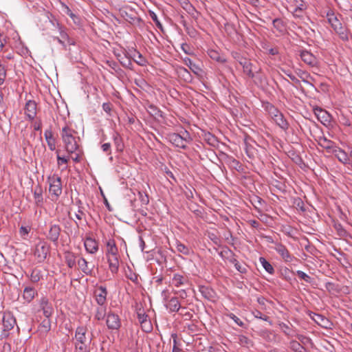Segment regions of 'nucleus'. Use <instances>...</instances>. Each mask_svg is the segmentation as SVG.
I'll return each mask as SVG.
<instances>
[{
	"label": "nucleus",
	"mask_w": 352,
	"mask_h": 352,
	"mask_svg": "<svg viewBox=\"0 0 352 352\" xmlns=\"http://www.w3.org/2000/svg\"><path fill=\"white\" fill-rule=\"evenodd\" d=\"M253 315L255 318L269 322L270 324H272V322L270 320V318L265 315H263L260 311L255 310L253 311Z\"/></svg>",
	"instance_id": "a18cd8bd"
},
{
	"label": "nucleus",
	"mask_w": 352,
	"mask_h": 352,
	"mask_svg": "<svg viewBox=\"0 0 352 352\" xmlns=\"http://www.w3.org/2000/svg\"><path fill=\"white\" fill-rule=\"evenodd\" d=\"M58 153H59L58 151H57L56 153H57L58 165L60 166V165H62L63 164H67L69 159L68 158H65L64 157H60Z\"/></svg>",
	"instance_id": "4d7b16f0"
},
{
	"label": "nucleus",
	"mask_w": 352,
	"mask_h": 352,
	"mask_svg": "<svg viewBox=\"0 0 352 352\" xmlns=\"http://www.w3.org/2000/svg\"><path fill=\"white\" fill-rule=\"evenodd\" d=\"M187 283L188 279L186 277L178 274H174L172 280V283L174 286L179 287L182 285L186 284Z\"/></svg>",
	"instance_id": "c85d7f7f"
},
{
	"label": "nucleus",
	"mask_w": 352,
	"mask_h": 352,
	"mask_svg": "<svg viewBox=\"0 0 352 352\" xmlns=\"http://www.w3.org/2000/svg\"><path fill=\"white\" fill-rule=\"evenodd\" d=\"M279 327L281 329V331L287 336H293L294 334L292 333V331L291 330L290 327L288 324L280 322L279 323Z\"/></svg>",
	"instance_id": "a19ab883"
},
{
	"label": "nucleus",
	"mask_w": 352,
	"mask_h": 352,
	"mask_svg": "<svg viewBox=\"0 0 352 352\" xmlns=\"http://www.w3.org/2000/svg\"><path fill=\"white\" fill-rule=\"evenodd\" d=\"M311 318L321 327L324 329H331L332 322L322 315L313 313V316L311 315Z\"/></svg>",
	"instance_id": "9d476101"
},
{
	"label": "nucleus",
	"mask_w": 352,
	"mask_h": 352,
	"mask_svg": "<svg viewBox=\"0 0 352 352\" xmlns=\"http://www.w3.org/2000/svg\"><path fill=\"white\" fill-rule=\"evenodd\" d=\"M106 324L108 329L111 330H118L121 327V321L118 315L113 312L107 314Z\"/></svg>",
	"instance_id": "39448f33"
},
{
	"label": "nucleus",
	"mask_w": 352,
	"mask_h": 352,
	"mask_svg": "<svg viewBox=\"0 0 352 352\" xmlns=\"http://www.w3.org/2000/svg\"><path fill=\"white\" fill-rule=\"evenodd\" d=\"M60 34H61V38H56V39L58 43H60L63 45H65V41L69 40L68 36L65 32H61Z\"/></svg>",
	"instance_id": "052dcab7"
},
{
	"label": "nucleus",
	"mask_w": 352,
	"mask_h": 352,
	"mask_svg": "<svg viewBox=\"0 0 352 352\" xmlns=\"http://www.w3.org/2000/svg\"><path fill=\"white\" fill-rule=\"evenodd\" d=\"M87 329L85 327H78L76 330L75 338L76 342H86L88 343L87 339L85 336Z\"/></svg>",
	"instance_id": "4be33fe9"
},
{
	"label": "nucleus",
	"mask_w": 352,
	"mask_h": 352,
	"mask_svg": "<svg viewBox=\"0 0 352 352\" xmlns=\"http://www.w3.org/2000/svg\"><path fill=\"white\" fill-rule=\"evenodd\" d=\"M314 113L318 117V120H321L320 121H327L329 118V114L326 111L322 110L321 108H316L314 109Z\"/></svg>",
	"instance_id": "c9c22d12"
},
{
	"label": "nucleus",
	"mask_w": 352,
	"mask_h": 352,
	"mask_svg": "<svg viewBox=\"0 0 352 352\" xmlns=\"http://www.w3.org/2000/svg\"><path fill=\"white\" fill-rule=\"evenodd\" d=\"M177 73L179 76L183 78L186 82H190L192 79L190 72L183 67H181L178 69Z\"/></svg>",
	"instance_id": "72a5a7b5"
},
{
	"label": "nucleus",
	"mask_w": 352,
	"mask_h": 352,
	"mask_svg": "<svg viewBox=\"0 0 352 352\" xmlns=\"http://www.w3.org/2000/svg\"><path fill=\"white\" fill-rule=\"evenodd\" d=\"M234 267L237 271H239L241 273H245L246 272V269L245 267L242 266L239 262L236 263L234 265Z\"/></svg>",
	"instance_id": "0e129e2a"
},
{
	"label": "nucleus",
	"mask_w": 352,
	"mask_h": 352,
	"mask_svg": "<svg viewBox=\"0 0 352 352\" xmlns=\"http://www.w3.org/2000/svg\"><path fill=\"white\" fill-rule=\"evenodd\" d=\"M30 230L31 228L29 226H21L19 228V234L23 239H25V236L29 234Z\"/></svg>",
	"instance_id": "5fc2aeb1"
},
{
	"label": "nucleus",
	"mask_w": 352,
	"mask_h": 352,
	"mask_svg": "<svg viewBox=\"0 0 352 352\" xmlns=\"http://www.w3.org/2000/svg\"><path fill=\"white\" fill-rule=\"evenodd\" d=\"M107 314V309L106 306H100L96 309V314H95V319L98 320H102L104 318Z\"/></svg>",
	"instance_id": "f704fd0d"
},
{
	"label": "nucleus",
	"mask_w": 352,
	"mask_h": 352,
	"mask_svg": "<svg viewBox=\"0 0 352 352\" xmlns=\"http://www.w3.org/2000/svg\"><path fill=\"white\" fill-rule=\"evenodd\" d=\"M289 347L294 352H305V348L296 340L289 342Z\"/></svg>",
	"instance_id": "e433bc0d"
},
{
	"label": "nucleus",
	"mask_w": 352,
	"mask_h": 352,
	"mask_svg": "<svg viewBox=\"0 0 352 352\" xmlns=\"http://www.w3.org/2000/svg\"><path fill=\"white\" fill-rule=\"evenodd\" d=\"M88 343L86 342H76V349L79 352H88L87 349Z\"/></svg>",
	"instance_id": "09e8293b"
},
{
	"label": "nucleus",
	"mask_w": 352,
	"mask_h": 352,
	"mask_svg": "<svg viewBox=\"0 0 352 352\" xmlns=\"http://www.w3.org/2000/svg\"><path fill=\"white\" fill-rule=\"evenodd\" d=\"M331 153H333L340 162L344 164L349 163V158L347 153L338 146L334 148V151Z\"/></svg>",
	"instance_id": "6ab92c4d"
},
{
	"label": "nucleus",
	"mask_w": 352,
	"mask_h": 352,
	"mask_svg": "<svg viewBox=\"0 0 352 352\" xmlns=\"http://www.w3.org/2000/svg\"><path fill=\"white\" fill-rule=\"evenodd\" d=\"M259 261L263 267L270 274H272L274 272V269L272 265L263 257H260Z\"/></svg>",
	"instance_id": "4c0bfd02"
},
{
	"label": "nucleus",
	"mask_w": 352,
	"mask_h": 352,
	"mask_svg": "<svg viewBox=\"0 0 352 352\" xmlns=\"http://www.w3.org/2000/svg\"><path fill=\"white\" fill-rule=\"evenodd\" d=\"M31 280L33 282H38L40 280L39 272L37 270H33L31 274Z\"/></svg>",
	"instance_id": "13d9d810"
},
{
	"label": "nucleus",
	"mask_w": 352,
	"mask_h": 352,
	"mask_svg": "<svg viewBox=\"0 0 352 352\" xmlns=\"http://www.w3.org/2000/svg\"><path fill=\"white\" fill-rule=\"evenodd\" d=\"M176 249L177 252L184 255H188L190 254V248L178 241H176Z\"/></svg>",
	"instance_id": "58836bf2"
},
{
	"label": "nucleus",
	"mask_w": 352,
	"mask_h": 352,
	"mask_svg": "<svg viewBox=\"0 0 352 352\" xmlns=\"http://www.w3.org/2000/svg\"><path fill=\"white\" fill-rule=\"evenodd\" d=\"M149 16H151L152 20L155 23L156 25L161 26V23H160V21L158 20L157 14L154 12L150 11Z\"/></svg>",
	"instance_id": "bf43d9fd"
},
{
	"label": "nucleus",
	"mask_w": 352,
	"mask_h": 352,
	"mask_svg": "<svg viewBox=\"0 0 352 352\" xmlns=\"http://www.w3.org/2000/svg\"><path fill=\"white\" fill-rule=\"evenodd\" d=\"M240 64L243 67V73L245 74H246L247 76H248L249 78H257L258 72L255 71V72H254V69L255 68H254V65L250 60L244 59V60L240 61Z\"/></svg>",
	"instance_id": "6e6552de"
},
{
	"label": "nucleus",
	"mask_w": 352,
	"mask_h": 352,
	"mask_svg": "<svg viewBox=\"0 0 352 352\" xmlns=\"http://www.w3.org/2000/svg\"><path fill=\"white\" fill-rule=\"evenodd\" d=\"M76 132L67 126L63 127L60 132L62 140L65 145V148L67 153L72 154L76 152L79 148V138L75 136Z\"/></svg>",
	"instance_id": "f257e3e1"
},
{
	"label": "nucleus",
	"mask_w": 352,
	"mask_h": 352,
	"mask_svg": "<svg viewBox=\"0 0 352 352\" xmlns=\"http://www.w3.org/2000/svg\"><path fill=\"white\" fill-rule=\"evenodd\" d=\"M107 291L106 287L100 286L94 291V296L97 303L100 306L106 305Z\"/></svg>",
	"instance_id": "0eeeda50"
},
{
	"label": "nucleus",
	"mask_w": 352,
	"mask_h": 352,
	"mask_svg": "<svg viewBox=\"0 0 352 352\" xmlns=\"http://www.w3.org/2000/svg\"><path fill=\"white\" fill-rule=\"evenodd\" d=\"M42 193H43V190L39 186H37L34 188V198L35 204L38 206H41L43 204V199Z\"/></svg>",
	"instance_id": "c756f323"
},
{
	"label": "nucleus",
	"mask_w": 352,
	"mask_h": 352,
	"mask_svg": "<svg viewBox=\"0 0 352 352\" xmlns=\"http://www.w3.org/2000/svg\"><path fill=\"white\" fill-rule=\"evenodd\" d=\"M272 109L276 111L274 117H273L274 121L283 129L286 130L288 128V123L285 120L283 114L278 111L274 107H272Z\"/></svg>",
	"instance_id": "ddd939ff"
},
{
	"label": "nucleus",
	"mask_w": 352,
	"mask_h": 352,
	"mask_svg": "<svg viewBox=\"0 0 352 352\" xmlns=\"http://www.w3.org/2000/svg\"><path fill=\"white\" fill-rule=\"evenodd\" d=\"M50 252V246L47 242L44 241H39L35 247L34 256L38 262H43L47 256Z\"/></svg>",
	"instance_id": "7ed1b4c3"
},
{
	"label": "nucleus",
	"mask_w": 352,
	"mask_h": 352,
	"mask_svg": "<svg viewBox=\"0 0 352 352\" xmlns=\"http://www.w3.org/2000/svg\"><path fill=\"white\" fill-rule=\"evenodd\" d=\"M102 151L104 152H109V154L111 153V144L110 143H104L101 146Z\"/></svg>",
	"instance_id": "69168bd1"
},
{
	"label": "nucleus",
	"mask_w": 352,
	"mask_h": 352,
	"mask_svg": "<svg viewBox=\"0 0 352 352\" xmlns=\"http://www.w3.org/2000/svg\"><path fill=\"white\" fill-rule=\"evenodd\" d=\"M209 56L213 59L217 60V62H223L224 60L223 58L219 55V54L215 51V50H210L208 52Z\"/></svg>",
	"instance_id": "37998d69"
},
{
	"label": "nucleus",
	"mask_w": 352,
	"mask_h": 352,
	"mask_svg": "<svg viewBox=\"0 0 352 352\" xmlns=\"http://www.w3.org/2000/svg\"><path fill=\"white\" fill-rule=\"evenodd\" d=\"M50 179V192L56 198L60 196L62 193V184L60 177L54 175Z\"/></svg>",
	"instance_id": "20e7f679"
},
{
	"label": "nucleus",
	"mask_w": 352,
	"mask_h": 352,
	"mask_svg": "<svg viewBox=\"0 0 352 352\" xmlns=\"http://www.w3.org/2000/svg\"><path fill=\"white\" fill-rule=\"evenodd\" d=\"M65 261L69 268H73L76 263V256L71 252H66L64 254Z\"/></svg>",
	"instance_id": "cd10ccee"
},
{
	"label": "nucleus",
	"mask_w": 352,
	"mask_h": 352,
	"mask_svg": "<svg viewBox=\"0 0 352 352\" xmlns=\"http://www.w3.org/2000/svg\"><path fill=\"white\" fill-rule=\"evenodd\" d=\"M138 195H140L142 204H147L148 203V197L146 195L144 196L140 191L138 192Z\"/></svg>",
	"instance_id": "338daca9"
},
{
	"label": "nucleus",
	"mask_w": 352,
	"mask_h": 352,
	"mask_svg": "<svg viewBox=\"0 0 352 352\" xmlns=\"http://www.w3.org/2000/svg\"><path fill=\"white\" fill-rule=\"evenodd\" d=\"M178 2H179V3L181 4V6H182V8L186 10V11L188 12H190L192 10H194V7L192 6V5L190 3V1L188 0H177Z\"/></svg>",
	"instance_id": "79ce46f5"
},
{
	"label": "nucleus",
	"mask_w": 352,
	"mask_h": 352,
	"mask_svg": "<svg viewBox=\"0 0 352 352\" xmlns=\"http://www.w3.org/2000/svg\"><path fill=\"white\" fill-rule=\"evenodd\" d=\"M84 245L86 251L90 254H94L98 250V242L91 237L86 238Z\"/></svg>",
	"instance_id": "2eb2a0df"
},
{
	"label": "nucleus",
	"mask_w": 352,
	"mask_h": 352,
	"mask_svg": "<svg viewBox=\"0 0 352 352\" xmlns=\"http://www.w3.org/2000/svg\"><path fill=\"white\" fill-rule=\"evenodd\" d=\"M78 268L85 274L89 275L91 274L93 267H89L88 262L84 258H80L77 261Z\"/></svg>",
	"instance_id": "412c9836"
},
{
	"label": "nucleus",
	"mask_w": 352,
	"mask_h": 352,
	"mask_svg": "<svg viewBox=\"0 0 352 352\" xmlns=\"http://www.w3.org/2000/svg\"><path fill=\"white\" fill-rule=\"evenodd\" d=\"M60 227L58 225H51L47 235V239L53 243H57L60 236Z\"/></svg>",
	"instance_id": "4468645a"
},
{
	"label": "nucleus",
	"mask_w": 352,
	"mask_h": 352,
	"mask_svg": "<svg viewBox=\"0 0 352 352\" xmlns=\"http://www.w3.org/2000/svg\"><path fill=\"white\" fill-rule=\"evenodd\" d=\"M3 331H10L16 324V319L10 312L4 313L2 318Z\"/></svg>",
	"instance_id": "1a4fd4ad"
},
{
	"label": "nucleus",
	"mask_w": 352,
	"mask_h": 352,
	"mask_svg": "<svg viewBox=\"0 0 352 352\" xmlns=\"http://www.w3.org/2000/svg\"><path fill=\"white\" fill-rule=\"evenodd\" d=\"M36 294V291L33 287H25L23 296L28 302H30Z\"/></svg>",
	"instance_id": "2f4dec72"
},
{
	"label": "nucleus",
	"mask_w": 352,
	"mask_h": 352,
	"mask_svg": "<svg viewBox=\"0 0 352 352\" xmlns=\"http://www.w3.org/2000/svg\"><path fill=\"white\" fill-rule=\"evenodd\" d=\"M168 139L174 146L184 149L186 148L187 144L192 140L189 133L186 130L182 131L180 133H169Z\"/></svg>",
	"instance_id": "f03ea898"
},
{
	"label": "nucleus",
	"mask_w": 352,
	"mask_h": 352,
	"mask_svg": "<svg viewBox=\"0 0 352 352\" xmlns=\"http://www.w3.org/2000/svg\"><path fill=\"white\" fill-rule=\"evenodd\" d=\"M318 143L319 146L324 148L329 153H331L334 151V148L337 147L335 142L328 140L324 136L318 137Z\"/></svg>",
	"instance_id": "f8f14e48"
},
{
	"label": "nucleus",
	"mask_w": 352,
	"mask_h": 352,
	"mask_svg": "<svg viewBox=\"0 0 352 352\" xmlns=\"http://www.w3.org/2000/svg\"><path fill=\"white\" fill-rule=\"evenodd\" d=\"M51 329V322L48 318H45L42 321L38 327V331L41 333L45 334L47 333Z\"/></svg>",
	"instance_id": "473e14b6"
},
{
	"label": "nucleus",
	"mask_w": 352,
	"mask_h": 352,
	"mask_svg": "<svg viewBox=\"0 0 352 352\" xmlns=\"http://www.w3.org/2000/svg\"><path fill=\"white\" fill-rule=\"evenodd\" d=\"M228 316L232 319L239 327H243L244 323L234 314H228Z\"/></svg>",
	"instance_id": "6e6d98bb"
},
{
	"label": "nucleus",
	"mask_w": 352,
	"mask_h": 352,
	"mask_svg": "<svg viewBox=\"0 0 352 352\" xmlns=\"http://www.w3.org/2000/svg\"><path fill=\"white\" fill-rule=\"evenodd\" d=\"M274 248L285 262H292L294 258V257L289 253L287 248L282 243H276Z\"/></svg>",
	"instance_id": "423d86ee"
},
{
	"label": "nucleus",
	"mask_w": 352,
	"mask_h": 352,
	"mask_svg": "<svg viewBox=\"0 0 352 352\" xmlns=\"http://www.w3.org/2000/svg\"><path fill=\"white\" fill-rule=\"evenodd\" d=\"M135 62L140 65H144L146 63V60L144 58L141 54L138 53V59L135 60Z\"/></svg>",
	"instance_id": "e2e57ef3"
},
{
	"label": "nucleus",
	"mask_w": 352,
	"mask_h": 352,
	"mask_svg": "<svg viewBox=\"0 0 352 352\" xmlns=\"http://www.w3.org/2000/svg\"><path fill=\"white\" fill-rule=\"evenodd\" d=\"M302 60L309 66L315 67L318 65V60L314 55L307 50H302L300 53Z\"/></svg>",
	"instance_id": "9b49d317"
},
{
	"label": "nucleus",
	"mask_w": 352,
	"mask_h": 352,
	"mask_svg": "<svg viewBox=\"0 0 352 352\" xmlns=\"http://www.w3.org/2000/svg\"><path fill=\"white\" fill-rule=\"evenodd\" d=\"M239 342L241 346L250 347L253 346V342L247 336L241 335L239 337Z\"/></svg>",
	"instance_id": "ea45409f"
},
{
	"label": "nucleus",
	"mask_w": 352,
	"mask_h": 352,
	"mask_svg": "<svg viewBox=\"0 0 352 352\" xmlns=\"http://www.w3.org/2000/svg\"><path fill=\"white\" fill-rule=\"evenodd\" d=\"M118 258V256L107 257L109 270L113 274H116L119 269Z\"/></svg>",
	"instance_id": "b1692460"
},
{
	"label": "nucleus",
	"mask_w": 352,
	"mask_h": 352,
	"mask_svg": "<svg viewBox=\"0 0 352 352\" xmlns=\"http://www.w3.org/2000/svg\"><path fill=\"white\" fill-rule=\"evenodd\" d=\"M25 114L30 120H33L36 115V103L33 100L26 102L25 107Z\"/></svg>",
	"instance_id": "dca6fc26"
},
{
	"label": "nucleus",
	"mask_w": 352,
	"mask_h": 352,
	"mask_svg": "<svg viewBox=\"0 0 352 352\" xmlns=\"http://www.w3.org/2000/svg\"><path fill=\"white\" fill-rule=\"evenodd\" d=\"M138 317L139 322L140 323L143 322L144 321L148 320H147L148 316H147V315H145V314L138 313Z\"/></svg>",
	"instance_id": "774afa93"
},
{
	"label": "nucleus",
	"mask_w": 352,
	"mask_h": 352,
	"mask_svg": "<svg viewBox=\"0 0 352 352\" xmlns=\"http://www.w3.org/2000/svg\"><path fill=\"white\" fill-rule=\"evenodd\" d=\"M297 74L302 80L305 82H308V78H311L310 74L305 71L299 70Z\"/></svg>",
	"instance_id": "864d4df0"
},
{
	"label": "nucleus",
	"mask_w": 352,
	"mask_h": 352,
	"mask_svg": "<svg viewBox=\"0 0 352 352\" xmlns=\"http://www.w3.org/2000/svg\"><path fill=\"white\" fill-rule=\"evenodd\" d=\"M113 139L116 150L119 152H122L124 146L121 136L118 133H114L113 135Z\"/></svg>",
	"instance_id": "7c9ffc66"
},
{
	"label": "nucleus",
	"mask_w": 352,
	"mask_h": 352,
	"mask_svg": "<svg viewBox=\"0 0 352 352\" xmlns=\"http://www.w3.org/2000/svg\"><path fill=\"white\" fill-rule=\"evenodd\" d=\"M141 327L142 330L145 332H150L153 329L151 323L149 320L144 321L143 322L140 323Z\"/></svg>",
	"instance_id": "8fccbe9b"
},
{
	"label": "nucleus",
	"mask_w": 352,
	"mask_h": 352,
	"mask_svg": "<svg viewBox=\"0 0 352 352\" xmlns=\"http://www.w3.org/2000/svg\"><path fill=\"white\" fill-rule=\"evenodd\" d=\"M7 43L6 36L0 34V52L3 50V48L5 47Z\"/></svg>",
	"instance_id": "680f3d73"
},
{
	"label": "nucleus",
	"mask_w": 352,
	"mask_h": 352,
	"mask_svg": "<svg viewBox=\"0 0 352 352\" xmlns=\"http://www.w3.org/2000/svg\"><path fill=\"white\" fill-rule=\"evenodd\" d=\"M273 25L279 32L283 31V23L282 20H280L279 19H275L273 21Z\"/></svg>",
	"instance_id": "3c124183"
},
{
	"label": "nucleus",
	"mask_w": 352,
	"mask_h": 352,
	"mask_svg": "<svg viewBox=\"0 0 352 352\" xmlns=\"http://www.w3.org/2000/svg\"><path fill=\"white\" fill-rule=\"evenodd\" d=\"M334 31L339 36L341 40L343 41H349L350 32L346 27L342 25H340V28H336Z\"/></svg>",
	"instance_id": "bb28decb"
},
{
	"label": "nucleus",
	"mask_w": 352,
	"mask_h": 352,
	"mask_svg": "<svg viewBox=\"0 0 352 352\" xmlns=\"http://www.w3.org/2000/svg\"><path fill=\"white\" fill-rule=\"evenodd\" d=\"M327 20L333 30L336 28H340V25H342L337 15L333 12L327 13Z\"/></svg>",
	"instance_id": "5701e85b"
},
{
	"label": "nucleus",
	"mask_w": 352,
	"mask_h": 352,
	"mask_svg": "<svg viewBox=\"0 0 352 352\" xmlns=\"http://www.w3.org/2000/svg\"><path fill=\"white\" fill-rule=\"evenodd\" d=\"M325 288L329 292H331V293H334V292H338V286L335 283H331V282L326 283Z\"/></svg>",
	"instance_id": "de8ad7c7"
},
{
	"label": "nucleus",
	"mask_w": 352,
	"mask_h": 352,
	"mask_svg": "<svg viewBox=\"0 0 352 352\" xmlns=\"http://www.w3.org/2000/svg\"><path fill=\"white\" fill-rule=\"evenodd\" d=\"M47 146L51 151L56 149V140L53 136L52 131L51 130H46L44 133Z\"/></svg>",
	"instance_id": "a878e982"
},
{
	"label": "nucleus",
	"mask_w": 352,
	"mask_h": 352,
	"mask_svg": "<svg viewBox=\"0 0 352 352\" xmlns=\"http://www.w3.org/2000/svg\"><path fill=\"white\" fill-rule=\"evenodd\" d=\"M107 257L118 256V248L113 239H109L107 243Z\"/></svg>",
	"instance_id": "a211bd4d"
},
{
	"label": "nucleus",
	"mask_w": 352,
	"mask_h": 352,
	"mask_svg": "<svg viewBox=\"0 0 352 352\" xmlns=\"http://www.w3.org/2000/svg\"><path fill=\"white\" fill-rule=\"evenodd\" d=\"M166 307L170 312H177L181 308L180 303L177 297L171 298L166 305Z\"/></svg>",
	"instance_id": "aec40b11"
},
{
	"label": "nucleus",
	"mask_w": 352,
	"mask_h": 352,
	"mask_svg": "<svg viewBox=\"0 0 352 352\" xmlns=\"http://www.w3.org/2000/svg\"><path fill=\"white\" fill-rule=\"evenodd\" d=\"M250 141L255 144V142L252 141L250 138H246L245 139V153L250 159H253L257 155V150L254 146L250 142Z\"/></svg>",
	"instance_id": "f3484780"
},
{
	"label": "nucleus",
	"mask_w": 352,
	"mask_h": 352,
	"mask_svg": "<svg viewBox=\"0 0 352 352\" xmlns=\"http://www.w3.org/2000/svg\"><path fill=\"white\" fill-rule=\"evenodd\" d=\"M41 306L42 307L43 314L48 318L52 316L53 313V308L52 305L49 303L47 299L43 298L41 302Z\"/></svg>",
	"instance_id": "393cba45"
},
{
	"label": "nucleus",
	"mask_w": 352,
	"mask_h": 352,
	"mask_svg": "<svg viewBox=\"0 0 352 352\" xmlns=\"http://www.w3.org/2000/svg\"><path fill=\"white\" fill-rule=\"evenodd\" d=\"M6 78V69L0 60V85H3Z\"/></svg>",
	"instance_id": "49530a36"
},
{
	"label": "nucleus",
	"mask_w": 352,
	"mask_h": 352,
	"mask_svg": "<svg viewBox=\"0 0 352 352\" xmlns=\"http://www.w3.org/2000/svg\"><path fill=\"white\" fill-rule=\"evenodd\" d=\"M296 275L298 278L305 280L306 283H310L311 282L312 278L302 271L298 270L296 272Z\"/></svg>",
	"instance_id": "c03bdc74"
},
{
	"label": "nucleus",
	"mask_w": 352,
	"mask_h": 352,
	"mask_svg": "<svg viewBox=\"0 0 352 352\" xmlns=\"http://www.w3.org/2000/svg\"><path fill=\"white\" fill-rule=\"evenodd\" d=\"M199 291L206 298L210 299L212 297V291L208 287H201Z\"/></svg>",
	"instance_id": "603ef678"
}]
</instances>
